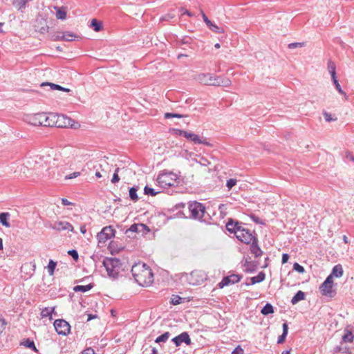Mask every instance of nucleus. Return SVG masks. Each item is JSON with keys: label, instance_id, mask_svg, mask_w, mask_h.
<instances>
[{"label": "nucleus", "instance_id": "39", "mask_svg": "<svg viewBox=\"0 0 354 354\" xmlns=\"http://www.w3.org/2000/svg\"><path fill=\"white\" fill-rule=\"evenodd\" d=\"M332 79V81H333V83L335 87V88L337 89V91H338L339 93L342 94V95H346V93L342 89V87L337 79V76L335 77H331Z\"/></svg>", "mask_w": 354, "mask_h": 354}, {"label": "nucleus", "instance_id": "11", "mask_svg": "<svg viewBox=\"0 0 354 354\" xmlns=\"http://www.w3.org/2000/svg\"><path fill=\"white\" fill-rule=\"evenodd\" d=\"M242 275L232 274L229 276H225L223 278L221 282L218 283V286L219 288H223L225 286L236 283L241 281Z\"/></svg>", "mask_w": 354, "mask_h": 354}, {"label": "nucleus", "instance_id": "46", "mask_svg": "<svg viewBox=\"0 0 354 354\" xmlns=\"http://www.w3.org/2000/svg\"><path fill=\"white\" fill-rule=\"evenodd\" d=\"M293 270L299 273H304L305 272L304 268L297 262L293 264Z\"/></svg>", "mask_w": 354, "mask_h": 354}, {"label": "nucleus", "instance_id": "15", "mask_svg": "<svg viewBox=\"0 0 354 354\" xmlns=\"http://www.w3.org/2000/svg\"><path fill=\"white\" fill-rule=\"evenodd\" d=\"M201 12L204 22L206 24L209 30L216 33H224L225 31L223 28L218 26L216 24L209 20L202 10H201Z\"/></svg>", "mask_w": 354, "mask_h": 354}, {"label": "nucleus", "instance_id": "52", "mask_svg": "<svg viewBox=\"0 0 354 354\" xmlns=\"http://www.w3.org/2000/svg\"><path fill=\"white\" fill-rule=\"evenodd\" d=\"M171 131L174 132V133L176 136H183V137H185V134L186 133V131L182 130V129H172Z\"/></svg>", "mask_w": 354, "mask_h": 354}, {"label": "nucleus", "instance_id": "3", "mask_svg": "<svg viewBox=\"0 0 354 354\" xmlns=\"http://www.w3.org/2000/svg\"><path fill=\"white\" fill-rule=\"evenodd\" d=\"M59 118H64L62 115H57V113H50L47 115L45 113H38L35 114L30 118V123L34 126L54 127L64 125L60 122L57 124Z\"/></svg>", "mask_w": 354, "mask_h": 354}, {"label": "nucleus", "instance_id": "48", "mask_svg": "<svg viewBox=\"0 0 354 354\" xmlns=\"http://www.w3.org/2000/svg\"><path fill=\"white\" fill-rule=\"evenodd\" d=\"M182 302V297L178 295H173L171 303L173 305H178Z\"/></svg>", "mask_w": 354, "mask_h": 354}, {"label": "nucleus", "instance_id": "12", "mask_svg": "<svg viewBox=\"0 0 354 354\" xmlns=\"http://www.w3.org/2000/svg\"><path fill=\"white\" fill-rule=\"evenodd\" d=\"M171 341L176 347L180 346L183 343L187 346L191 345L192 343L187 332H183L180 335L172 338Z\"/></svg>", "mask_w": 354, "mask_h": 354}, {"label": "nucleus", "instance_id": "1", "mask_svg": "<svg viewBox=\"0 0 354 354\" xmlns=\"http://www.w3.org/2000/svg\"><path fill=\"white\" fill-rule=\"evenodd\" d=\"M131 272L136 283L141 286H149L153 282V273L145 263H135Z\"/></svg>", "mask_w": 354, "mask_h": 354}, {"label": "nucleus", "instance_id": "10", "mask_svg": "<svg viewBox=\"0 0 354 354\" xmlns=\"http://www.w3.org/2000/svg\"><path fill=\"white\" fill-rule=\"evenodd\" d=\"M173 175L174 174L172 172L159 174L157 178V182L164 188L174 186V181L171 178Z\"/></svg>", "mask_w": 354, "mask_h": 354}, {"label": "nucleus", "instance_id": "19", "mask_svg": "<svg viewBox=\"0 0 354 354\" xmlns=\"http://www.w3.org/2000/svg\"><path fill=\"white\" fill-rule=\"evenodd\" d=\"M250 258H246L243 262L244 271L247 273L254 272L257 269V263L250 260Z\"/></svg>", "mask_w": 354, "mask_h": 354}, {"label": "nucleus", "instance_id": "58", "mask_svg": "<svg viewBox=\"0 0 354 354\" xmlns=\"http://www.w3.org/2000/svg\"><path fill=\"white\" fill-rule=\"evenodd\" d=\"M232 354H244V351L243 349L240 346H238L234 348Z\"/></svg>", "mask_w": 354, "mask_h": 354}, {"label": "nucleus", "instance_id": "35", "mask_svg": "<svg viewBox=\"0 0 354 354\" xmlns=\"http://www.w3.org/2000/svg\"><path fill=\"white\" fill-rule=\"evenodd\" d=\"M327 68L331 77L336 76V65L331 59L328 61Z\"/></svg>", "mask_w": 354, "mask_h": 354}, {"label": "nucleus", "instance_id": "5", "mask_svg": "<svg viewBox=\"0 0 354 354\" xmlns=\"http://www.w3.org/2000/svg\"><path fill=\"white\" fill-rule=\"evenodd\" d=\"M184 276L187 281L193 286L200 285L206 279L204 272L198 270H194L189 274L185 273Z\"/></svg>", "mask_w": 354, "mask_h": 354}, {"label": "nucleus", "instance_id": "45", "mask_svg": "<svg viewBox=\"0 0 354 354\" xmlns=\"http://www.w3.org/2000/svg\"><path fill=\"white\" fill-rule=\"evenodd\" d=\"M250 217L255 223L260 224V225L266 224L264 221H263L259 217H258L255 214H251L250 216Z\"/></svg>", "mask_w": 354, "mask_h": 354}, {"label": "nucleus", "instance_id": "7", "mask_svg": "<svg viewBox=\"0 0 354 354\" xmlns=\"http://www.w3.org/2000/svg\"><path fill=\"white\" fill-rule=\"evenodd\" d=\"M333 279L331 276H328L319 287L322 295L333 297L335 295V290L333 289Z\"/></svg>", "mask_w": 354, "mask_h": 354}, {"label": "nucleus", "instance_id": "9", "mask_svg": "<svg viewBox=\"0 0 354 354\" xmlns=\"http://www.w3.org/2000/svg\"><path fill=\"white\" fill-rule=\"evenodd\" d=\"M235 235L240 241L245 244H250L252 241L255 238L250 230L244 227L238 230V232Z\"/></svg>", "mask_w": 354, "mask_h": 354}, {"label": "nucleus", "instance_id": "29", "mask_svg": "<svg viewBox=\"0 0 354 354\" xmlns=\"http://www.w3.org/2000/svg\"><path fill=\"white\" fill-rule=\"evenodd\" d=\"M304 299H305V293L301 290H299L292 298L291 303H292V304L295 305L299 301L304 300Z\"/></svg>", "mask_w": 354, "mask_h": 354}, {"label": "nucleus", "instance_id": "27", "mask_svg": "<svg viewBox=\"0 0 354 354\" xmlns=\"http://www.w3.org/2000/svg\"><path fill=\"white\" fill-rule=\"evenodd\" d=\"M10 216V214L8 212L0 213V223H1L2 225L4 227H10V224L8 221Z\"/></svg>", "mask_w": 354, "mask_h": 354}, {"label": "nucleus", "instance_id": "51", "mask_svg": "<svg viewBox=\"0 0 354 354\" xmlns=\"http://www.w3.org/2000/svg\"><path fill=\"white\" fill-rule=\"evenodd\" d=\"M236 179L230 178L227 180L226 186L229 189H231L236 184Z\"/></svg>", "mask_w": 354, "mask_h": 354}, {"label": "nucleus", "instance_id": "8", "mask_svg": "<svg viewBox=\"0 0 354 354\" xmlns=\"http://www.w3.org/2000/svg\"><path fill=\"white\" fill-rule=\"evenodd\" d=\"M54 327L59 335L66 336L68 335L71 331L70 324L62 319H56L54 322Z\"/></svg>", "mask_w": 354, "mask_h": 354}, {"label": "nucleus", "instance_id": "31", "mask_svg": "<svg viewBox=\"0 0 354 354\" xmlns=\"http://www.w3.org/2000/svg\"><path fill=\"white\" fill-rule=\"evenodd\" d=\"M138 189V187H132L129 189V196L131 201L133 202H136L138 201V196L137 194V192Z\"/></svg>", "mask_w": 354, "mask_h": 354}, {"label": "nucleus", "instance_id": "32", "mask_svg": "<svg viewBox=\"0 0 354 354\" xmlns=\"http://www.w3.org/2000/svg\"><path fill=\"white\" fill-rule=\"evenodd\" d=\"M95 32H99L100 30H102L103 28V26H102V23L96 19H93L91 21V26H90Z\"/></svg>", "mask_w": 354, "mask_h": 354}, {"label": "nucleus", "instance_id": "28", "mask_svg": "<svg viewBox=\"0 0 354 354\" xmlns=\"http://www.w3.org/2000/svg\"><path fill=\"white\" fill-rule=\"evenodd\" d=\"M94 287V283H91L86 286L77 285L73 287V290L76 292H86L90 290H91Z\"/></svg>", "mask_w": 354, "mask_h": 354}, {"label": "nucleus", "instance_id": "37", "mask_svg": "<svg viewBox=\"0 0 354 354\" xmlns=\"http://www.w3.org/2000/svg\"><path fill=\"white\" fill-rule=\"evenodd\" d=\"M55 9L57 10L56 11V17L58 19L64 20L66 18V12L64 10H63L59 7H55Z\"/></svg>", "mask_w": 354, "mask_h": 354}, {"label": "nucleus", "instance_id": "33", "mask_svg": "<svg viewBox=\"0 0 354 354\" xmlns=\"http://www.w3.org/2000/svg\"><path fill=\"white\" fill-rule=\"evenodd\" d=\"M274 311L273 306L270 303H267L261 310V313L263 315H268L273 313Z\"/></svg>", "mask_w": 354, "mask_h": 354}, {"label": "nucleus", "instance_id": "49", "mask_svg": "<svg viewBox=\"0 0 354 354\" xmlns=\"http://www.w3.org/2000/svg\"><path fill=\"white\" fill-rule=\"evenodd\" d=\"M323 115H324V119L326 122H332V121H335L337 120V118H333L331 114L326 111H324L323 113Z\"/></svg>", "mask_w": 354, "mask_h": 354}, {"label": "nucleus", "instance_id": "53", "mask_svg": "<svg viewBox=\"0 0 354 354\" xmlns=\"http://www.w3.org/2000/svg\"><path fill=\"white\" fill-rule=\"evenodd\" d=\"M151 351V354H158V351L155 347H151V346L145 347V349L142 351V354H145L146 352Z\"/></svg>", "mask_w": 354, "mask_h": 354}, {"label": "nucleus", "instance_id": "57", "mask_svg": "<svg viewBox=\"0 0 354 354\" xmlns=\"http://www.w3.org/2000/svg\"><path fill=\"white\" fill-rule=\"evenodd\" d=\"M80 175V172L75 171L69 175L66 176L65 179L67 180V179L75 178H77V176H79Z\"/></svg>", "mask_w": 354, "mask_h": 354}, {"label": "nucleus", "instance_id": "4", "mask_svg": "<svg viewBox=\"0 0 354 354\" xmlns=\"http://www.w3.org/2000/svg\"><path fill=\"white\" fill-rule=\"evenodd\" d=\"M106 268L107 274L109 277L114 279H118L119 273L122 270L121 261L118 258H106L102 263Z\"/></svg>", "mask_w": 354, "mask_h": 354}, {"label": "nucleus", "instance_id": "54", "mask_svg": "<svg viewBox=\"0 0 354 354\" xmlns=\"http://www.w3.org/2000/svg\"><path fill=\"white\" fill-rule=\"evenodd\" d=\"M41 315L42 317H50L49 308H44V309H42L41 312Z\"/></svg>", "mask_w": 354, "mask_h": 354}, {"label": "nucleus", "instance_id": "63", "mask_svg": "<svg viewBox=\"0 0 354 354\" xmlns=\"http://www.w3.org/2000/svg\"><path fill=\"white\" fill-rule=\"evenodd\" d=\"M191 39H192L190 37H184L179 42L182 44H187L190 43Z\"/></svg>", "mask_w": 354, "mask_h": 354}, {"label": "nucleus", "instance_id": "60", "mask_svg": "<svg viewBox=\"0 0 354 354\" xmlns=\"http://www.w3.org/2000/svg\"><path fill=\"white\" fill-rule=\"evenodd\" d=\"M48 30L49 27L46 24H45L44 26L39 28V32L41 34H45L48 32Z\"/></svg>", "mask_w": 354, "mask_h": 354}, {"label": "nucleus", "instance_id": "44", "mask_svg": "<svg viewBox=\"0 0 354 354\" xmlns=\"http://www.w3.org/2000/svg\"><path fill=\"white\" fill-rule=\"evenodd\" d=\"M68 254L75 261H77L79 259V254L76 250H70L68 251Z\"/></svg>", "mask_w": 354, "mask_h": 354}, {"label": "nucleus", "instance_id": "47", "mask_svg": "<svg viewBox=\"0 0 354 354\" xmlns=\"http://www.w3.org/2000/svg\"><path fill=\"white\" fill-rule=\"evenodd\" d=\"M139 228H140L139 223L138 224L134 223L130 226V227L126 231V233H128L129 232H137L140 231Z\"/></svg>", "mask_w": 354, "mask_h": 354}, {"label": "nucleus", "instance_id": "59", "mask_svg": "<svg viewBox=\"0 0 354 354\" xmlns=\"http://www.w3.org/2000/svg\"><path fill=\"white\" fill-rule=\"evenodd\" d=\"M81 354H95V351L91 347H88L82 351Z\"/></svg>", "mask_w": 354, "mask_h": 354}, {"label": "nucleus", "instance_id": "56", "mask_svg": "<svg viewBox=\"0 0 354 354\" xmlns=\"http://www.w3.org/2000/svg\"><path fill=\"white\" fill-rule=\"evenodd\" d=\"M181 12V15H187L189 17H193L194 14L189 11L188 10L185 9V8H180V9Z\"/></svg>", "mask_w": 354, "mask_h": 354}, {"label": "nucleus", "instance_id": "17", "mask_svg": "<svg viewBox=\"0 0 354 354\" xmlns=\"http://www.w3.org/2000/svg\"><path fill=\"white\" fill-rule=\"evenodd\" d=\"M50 227L57 231L68 230L70 232H74L73 226L66 221H57L53 225H51Z\"/></svg>", "mask_w": 354, "mask_h": 354}, {"label": "nucleus", "instance_id": "42", "mask_svg": "<svg viewBox=\"0 0 354 354\" xmlns=\"http://www.w3.org/2000/svg\"><path fill=\"white\" fill-rule=\"evenodd\" d=\"M27 3V0H16L13 2V5L18 7L19 9L24 8Z\"/></svg>", "mask_w": 354, "mask_h": 354}, {"label": "nucleus", "instance_id": "36", "mask_svg": "<svg viewBox=\"0 0 354 354\" xmlns=\"http://www.w3.org/2000/svg\"><path fill=\"white\" fill-rule=\"evenodd\" d=\"M171 336V333L169 332H165L161 335L156 337L155 339L156 343L165 342L168 340L169 337Z\"/></svg>", "mask_w": 354, "mask_h": 354}, {"label": "nucleus", "instance_id": "50", "mask_svg": "<svg viewBox=\"0 0 354 354\" xmlns=\"http://www.w3.org/2000/svg\"><path fill=\"white\" fill-rule=\"evenodd\" d=\"M303 46H304V42H294L288 44V48L290 49H293L298 47L301 48Z\"/></svg>", "mask_w": 354, "mask_h": 354}, {"label": "nucleus", "instance_id": "18", "mask_svg": "<svg viewBox=\"0 0 354 354\" xmlns=\"http://www.w3.org/2000/svg\"><path fill=\"white\" fill-rule=\"evenodd\" d=\"M250 252L254 254L256 258L260 257L263 254V251L258 245L257 238H254L250 243Z\"/></svg>", "mask_w": 354, "mask_h": 354}, {"label": "nucleus", "instance_id": "2", "mask_svg": "<svg viewBox=\"0 0 354 354\" xmlns=\"http://www.w3.org/2000/svg\"><path fill=\"white\" fill-rule=\"evenodd\" d=\"M188 209L190 213L189 218L200 222L210 223L212 217L206 211V207L204 204L195 201H190L188 203Z\"/></svg>", "mask_w": 354, "mask_h": 354}, {"label": "nucleus", "instance_id": "55", "mask_svg": "<svg viewBox=\"0 0 354 354\" xmlns=\"http://www.w3.org/2000/svg\"><path fill=\"white\" fill-rule=\"evenodd\" d=\"M6 324L7 322H6L5 319L0 318V334L4 330Z\"/></svg>", "mask_w": 354, "mask_h": 354}, {"label": "nucleus", "instance_id": "62", "mask_svg": "<svg viewBox=\"0 0 354 354\" xmlns=\"http://www.w3.org/2000/svg\"><path fill=\"white\" fill-rule=\"evenodd\" d=\"M290 258V256L288 254L284 253L282 254V259H281V263L283 264L288 262V259Z\"/></svg>", "mask_w": 354, "mask_h": 354}, {"label": "nucleus", "instance_id": "64", "mask_svg": "<svg viewBox=\"0 0 354 354\" xmlns=\"http://www.w3.org/2000/svg\"><path fill=\"white\" fill-rule=\"evenodd\" d=\"M139 225H140V228H141V230H146L147 232H149L150 231V229L149 228V227L147 225H146L145 224H143V223H139Z\"/></svg>", "mask_w": 354, "mask_h": 354}, {"label": "nucleus", "instance_id": "40", "mask_svg": "<svg viewBox=\"0 0 354 354\" xmlns=\"http://www.w3.org/2000/svg\"><path fill=\"white\" fill-rule=\"evenodd\" d=\"M160 192H156L154 190V189L151 188V187H148L147 185H146L144 188V194L145 195H148V196H156L157 194L160 193Z\"/></svg>", "mask_w": 354, "mask_h": 354}, {"label": "nucleus", "instance_id": "26", "mask_svg": "<svg viewBox=\"0 0 354 354\" xmlns=\"http://www.w3.org/2000/svg\"><path fill=\"white\" fill-rule=\"evenodd\" d=\"M283 332L282 334L279 336L277 339V344H282L285 342L288 333V325L287 322H284L282 325Z\"/></svg>", "mask_w": 354, "mask_h": 354}, {"label": "nucleus", "instance_id": "43", "mask_svg": "<svg viewBox=\"0 0 354 354\" xmlns=\"http://www.w3.org/2000/svg\"><path fill=\"white\" fill-rule=\"evenodd\" d=\"M119 171H120V168L117 167L115 170V172H114L112 179H111L112 183H116L119 182V180H120V177L118 176Z\"/></svg>", "mask_w": 354, "mask_h": 354}, {"label": "nucleus", "instance_id": "16", "mask_svg": "<svg viewBox=\"0 0 354 354\" xmlns=\"http://www.w3.org/2000/svg\"><path fill=\"white\" fill-rule=\"evenodd\" d=\"M231 80L221 76H213L211 86L227 87L230 86Z\"/></svg>", "mask_w": 354, "mask_h": 354}, {"label": "nucleus", "instance_id": "21", "mask_svg": "<svg viewBox=\"0 0 354 354\" xmlns=\"http://www.w3.org/2000/svg\"><path fill=\"white\" fill-rule=\"evenodd\" d=\"M77 37V35L74 33L66 31V32H59V35L57 36L56 39L58 40H65L68 41H71L75 39V38Z\"/></svg>", "mask_w": 354, "mask_h": 354}, {"label": "nucleus", "instance_id": "41", "mask_svg": "<svg viewBox=\"0 0 354 354\" xmlns=\"http://www.w3.org/2000/svg\"><path fill=\"white\" fill-rule=\"evenodd\" d=\"M164 117L166 119H169V118H183L184 117H186V115L176 113H165Z\"/></svg>", "mask_w": 354, "mask_h": 354}, {"label": "nucleus", "instance_id": "13", "mask_svg": "<svg viewBox=\"0 0 354 354\" xmlns=\"http://www.w3.org/2000/svg\"><path fill=\"white\" fill-rule=\"evenodd\" d=\"M187 140L193 142L194 144L201 145L212 147V145L207 140L206 138H200L197 134L186 131L185 137Z\"/></svg>", "mask_w": 354, "mask_h": 354}, {"label": "nucleus", "instance_id": "23", "mask_svg": "<svg viewBox=\"0 0 354 354\" xmlns=\"http://www.w3.org/2000/svg\"><path fill=\"white\" fill-rule=\"evenodd\" d=\"M57 115H62L64 118H59V120H57V123L60 122L61 124H63L64 125L56 126L57 127L63 128V127H67L69 126L70 127L73 126L72 123L74 122V121L73 120H71L70 118H68L66 115H64L63 114H57Z\"/></svg>", "mask_w": 354, "mask_h": 354}, {"label": "nucleus", "instance_id": "22", "mask_svg": "<svg viewBox=\"0 0 354 354\" xmlns=\"http://www.w3.org/2000/svg\"><path fill=\"white\" fill-rule=\"evenodd\" d=\"M266 274L263 272H260L257 276L251 277L250 279L251 281L250 283L245 282L244 284L246 286L254 285L257 283L262 282L265 280Z\"/></svg>", "mask_w": 354, "mask_h": 354}, {"label": "nucleus", "instance_id": "38", "mask_svg": "<svg viewBox=\"0 0 354 354\" xmlns=\"http://www.w3.org/2000/svg\"><path fill=\"white\" fill-rule=\"evenodd\" d=\"M57 266V262L50 259L48 262L47 268L50 276H53L54 274V272Z\"/></svg>", "mask_w": 354, "mask_h": 354}, {"label": "nucleus", "instance_id": "20", "mask_svg": "<svg viewBox=\"0 0 354 354\" xmlns=\"http://www.w3.org/2000/svg\"><path fill=\"white\" fill-rule=\"evenodd\" d=\"M212 77H213V75L210 73H206V74L201 73L197 76L196 80L201 84L211 86L212 82Z\"/></svg>", "mask_w": 354, "mask_h": 354}, {"label": "nucleus", "instance_id": "34", "mask_svg": "<svg viewBox=\"0 0 354 354\" xmlns=\"http://www.w3.org/2000/svg\"><path fill=\"white\" fill-rule=\"evenodd\" d=\"M45 85L50 86L51 89H53V90H59V91H65V92L70 91L69 88L62 87V86H60L59 84L50 83V82H44V83L41 84V86H45Z\"/></svg>", "mask_w": 354, "mask_h": 354}, {"label": "nucleus", "instance_id": "14", "mask_svg": "<svg viewBox=\"0 0 354 354\" xmlns=\"http://www.w3.org/2000/svg\"><path fill=\"white\" fill-rule=\"evenodd\" d=\"M245 225V224L242 222L234 221L232 218H229L226 223V229L229 232L236 234L238 232V230Z\"/></svg>", "mask_w": 354, "mask_h": 354}, {"label": "nucleus", "instance_id": "61", "mask_svg": "<svg viewBox=\"0 0 354 354\" xmlns=\"http://www.w3.org/2000/svg\"><path fill=\"white\" fill-rule=\"evenodd\" d=\"M174 17V16L171 14H167V15H165V16L162 17L160 20H162V21H169L170 19H173Z\"/></svg>", "mask_w": 354, "mask_h": 354}, {"label": "nucleus", "instance_id": "30", "mask_svg": "<svg viewBox=\"0 0 354 354\" xmlns=\"http://www.w3.org/2000/svg\"><path fill=\"white\" fill-rule=\"evenodd\" d=\"M123 248V246H122L121 245H118V242L114 241H111L109 245V249L111 250L112 254L113 252L118 253L119 252L122 250Z\"/></svg>", "mask_w": 354, "mask_h": 354}, {"label": "nucleus", "instance_id": "25", "mask_svg": "<svg viewBox=\"0 0 354 354\" xmlns=\"http://www.w3.org/2000/svg\"><path fill=\"white\" fill-rule=\"evenodd\" d=\"M343 268L340 264H337L335 266L332 270L331 273L328 276L332 277V279L333 277H341L343 275Z\"/></svg>", "mask_w": 354, "mask_h": 354}, {"label": "nucleus", "instance_id": "6", "mask_svg": "<svg viewBox=\"0 0 354 354\" xmlns=\"http://www.w3.org/2000/svg\"><path fill=\"white\" fill-rule=\"evenodd\" d=\"M115 230L111 225L104 227L102 230L97 233V239L99 244L105 243L109 239L115 236Z\"/></svg>", "mask_w": 354, "mask_h": 354}, {"label": "nucleus", "instance_id": "24", "mask_svg": "<svg viewBox=\"0 0 354 354\" xmlns=\"http://www.w3.org/2000/svg\"><path fill=\"white\" fill-rule=\"evenodd\" d=\"M20 345L24 346L26 348H30L35 353H38V350L35 345L34 341L30 338L25 339L23 342L20 343Z\"/></svg>", "mask_w": 354, "mask_h": 354}]
</instances>
